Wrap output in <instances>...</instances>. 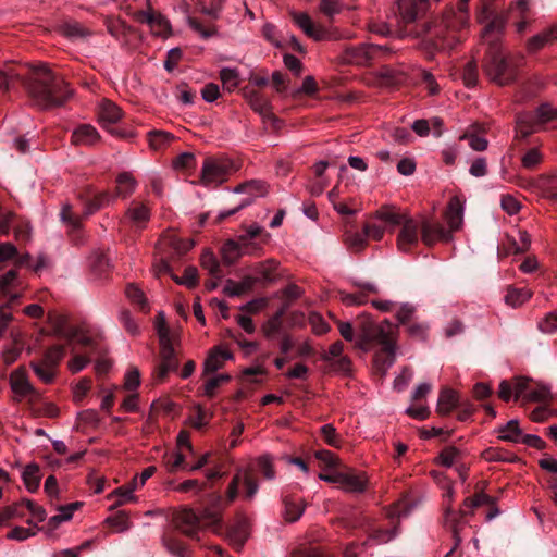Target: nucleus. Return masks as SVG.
<instances>
[{
  "mask_svg": "<svg viewBox=\"0 0 557 557\" xmlns=\"http://www.w3.org/2000/svg\"><path fill=\"white\" fill-rule=\"evenodd\" d=\"M478 21L483 26L482 39L490 46L484 64L485 73L496 84L506 85L515 78L516 67L510 60L502 54L497 46L505 21L495 15L494 10L487 3L482 7Z\"/></svg>",
  "mask_w": 557,
  "mask_h": 557,
  "instance_id": "1",
  "label": "nucleus"
},
{
  "mask_svg": "<svg viewBox=\"0 0 557 557\" xmlns=\"http://www.w3.org/2000/svg\"><path fill=\"white\" fill-rule=\"evenodd\" d=\"M24 84L29 94L46 108L61 106L72 95L64 79L57 77L46 64L33 66L32 77Z\"/></svg>",
  "mask_w": 557,
  "mask_h": 557,
  "instance_id": "2",
  "label": "nucleus"
},
{
  "mask_svg": "<svg viewBox=\"0 0 557 557\" xmlns=\"http://www.w3.org/2000/svg\"><path fill=\"white\" fill-rule=\"evenodd\" d=\"M176 527L186 535L194 537L203 529H210L214 533L221 530V515L215 508H205L201 515L191 509H183L175 516Z\"/></svg>",
  "mask_w": 557,
  "mask_h": 557,
  "instance_id": "3",
  "label": "nucleus"
},
{
  "mask_svg": "<svg viewBox=\"0 0 557 557\" xmlns=\"http://www.w3.org/2000/svg\"><path fill=\"white\" fill-rule=\"evenodd\" d=\"M137 187V182L128 172H123L116 177L115 194L101 191L94 196L92 200L87 205L85 215H90L100 208L109 206L115 198H126L132 195Z\"/></svg>",
  "mask_w": 557,
  "mask_h": 557,
  "instance_id": "4",
  "label": "nucleus"
},
{
  "mask_svg": "<svg viewBox=\"0 0 557 557\" xmlns=\"http://www.w3.org/2000/svg\"><path fill=\"white\" fill-rule=\"evenodd\" d=\"M234 171V163L227 158H207L201 166L200 183L206 187L215 188L226 182Z\"/></svg>",
  "mask_w": 557,
  "mask_h": 557,
  "instance_id": "5",
  "label": "nucleus"
},
{
  "mask_svg": "<svg viewBox=\"0 0 557 557\" xmlns=\"http://www.w3.org/2000/svg\"><path fill=\"white\" fill-rule=\"evenodd\" d=\"M523 397L527 401L547 403L552 399L550 386L543 382H535L530 377L515 379V399Z\"/></svg>",
  "mask_w": 557,
  "mask_h": 557,
  "instance_id": "6",
  "label": "nucleus"
},
{
  "mask_svg": "<svg viewBox=\"0 0 557 557\" xmlns=\"http://www.w3.org/2000/svg\"><path fill=\"white\" fill-rule=\"evenodd\" d=\"M396 535L393 530H383L379 527L371 525L368 529V537L360 545L351 544L345 549V557H359L361 554L372 555L371 548L385 544Z\"/></svg>",
  "mask_w": 557,
  "mask_h": 557,
  "instance_id": "7",
  "label": "nucleus"
},
{
  "mask_svg": "<svg viewBox=\"0 0 557 557\" xmlns=\"http://www.w3.org/2000/svg\"><path fill=\"white\" fill-rule=\"evenodd\" d=\"M23 282L18 272L14 269L0 275V298L4 299V305L11 307L23 294Z\"/></svg>",
  "mask_w": 557,
  "mask_h": 557,
  "instance_id": "8",
  "label": "nucleus"
},
{
  "mask_svg": "<svg viewBox=\"0 0 557 557\" xmlns=\"http://www.w3.org/2000/svg\"><path fill=\"white\" fill-rule=\"evenodd\" d=\"M134 18L141 24H146L154 36L166 38L171 34L169 21L160 12L154 11L150 7L146 10L135 12Z\"/></svg>",
  "mask_w": 557,
  "mask_h": 557,
  "instance_id": "9",
  "label": "nucleus"
},
{
  "mask_svg": "<svg viewBox=\"0 0 557 557\" xmlns=\"http://www.w3.org/2000/svg\"><path fill=\"white\" fill-rule=\"evenodd\" d=\"M373 333V343L381 345L382 350L389 357L388 366H392L397 349V331L395 326L388 320H385L376 324Z\"/></svg>",
  "mask_w": 557,
  "mask_h": 557,
  "instance_id": "10",
  "label": "nucleus"
},
{
  "mask_svg": "<svg viewBox=\"0 0 557 557\" xmlns=\"http://www.w3.org/2000/svg\"><path fill=\"white\" fill-rule=\"evenodd\" d=\"M387 51V48L379 45L361 44L355 47H348L344 53V60L347 63L356 65H367L380 54Z\"/></svg>",
  "mask_w": 557,
  "mask_h": 557,
  "instance_id": "11",
  "label": "nucleus"
},
{
  "mask_svg": "<svg viewBox=\"0 0 557 557\" xmlns=\"http://www.w3.org/2000/svg\"><path fill=\"white\" fill-rule=\"evenodd\" d=\"M234 193L247 194L250 196V198L244 200L242 203H239L232 210L221 211L219 213L220 219H225V218L231 216L232 214L236 213L244 207L248 206L252 201L253 198L265 196L268 193V185L263 181L251 180V181H247V182L238 185L237 187H235Z\"/></svg>",
  "mask_w": 557,
  "mask_h": 557,
  "instance_id": "12",
  "label": "nucleus"
},
{
  "mask_svg": "<svg viewBox=\"0 0 557 557\" xmlns=\"http://www.w3.org/2000/svg\"><path fill=\"white\" fill-rule=\"evenodd\" d=\"M9 382L16 400L37 396V391L30 383L27 371L24 367H18L12 371Z\"/></svg>",
  "mask_w": 557,
  "mask_h": 557,
  "instance_id": "13",
  "label": "nucleus"
},
{
  "mask_svg": "<svg viewBox=\"0 0 557 557\" xmlns=\"http://www.w3.org/2000/svg\"><path fill=\"white\" fill-rule=\"evenodd\" d=\"M292 18L294 23L310 38L315 41L331 39L332 36L327 33V30L315 24L312 18L305 12H290Z\"/></svg>",
  "mask_w": 557,
  "mask_h": 557,
  "instance_id": "14",
  "label": "nucleus"
},
{
  "mask_svg": "<svg viewBox=\"0 0 557 557\" xmlns=\"http://www.w3.org/2000/svg\"><path fill=\"white\" fill-rule=\"evenodd\" d=\"M277 268V262L274 259H268L262 262L253 263L246 268V275L255 284H268L275 281L274 272Z\"/></svg>",
  "mask_w": 557,
  "mask_h": 557,
  "instance_id": "15",
  "label": "nucleus"
},
{
  "mask_svg": "<svg viewBox=\"0 0 557 557\" xmlns=\"http://www.w3.org/2000/svg\"><path fill=\"white\" fill-rule=\"evenodd\" d=\"M444 498L446 502V510H445V524L450 529L453 536L455 539L456 545L461 542L460 532L465 527V522L462 521V512L454 511L450 508L453 498H454V490L449 485L444 494Z\"/></svg>",
  "mask_w": 557,
  "mask_h": 557,
  "instance_id": "16",
  "label": "nucleus"
},
{
  "mask_svg": "<svg viewBox=\"0 0 557 557\" xmlns=\"http://www.w3.org/2000/svg\"><path fill=\"white\" fill-rule=\"evenodd\" d=\"M245 97L253 111L259 113L264 122H270L274 128H278L281 122L271 111L270 101L256 90H247Z\"/></svg>",
  "mask_w": 557,
  "mask_h": 557,
  "instance_id": "17",
  "label": "nucleus"
},
{
  "mask_svg": "<svg viewBox=\"0 0 557 557\" xmlns=\"http://www.w3.org/2000/svg\"><path fill=\"white\" fill-rule=\"evenodd\" d=\"M400 225L401 228L397 237V246L399 250L408 251L412 246L418 244L422 225L417 220L409 216L404 219Z\"/></svg>",
  "mask_w": 557,
  "mask_h": 557,
  "instance_id": "18",
  "label": "nucleus"
},
{
  "mask_svg": "<svg viewBox=\"0 0 557 557\" xmlns=\"http://www.w3.org/2000/svg\"><path fill=\"white\" fill-rule=\"evenodd\" d=\"M138 490V478L134 476L131 482L113 490L107 495L108 500H112L110 509H115L127 504H135L138 502V497L135 495V491Z\"/></svg>",
  "mask_w": 557,
  "mask_h": 557,
  "instance_id": "19",
  "label": "nucleus"
},
{
  "mask_svg": "<svg viewBox=\"0 0 557 557\" xmlns=\"http://www.w3.org/2000/svg\"><path fill=\"white\" fill-rule=\"evenodd\" d=\"M465 203L466 200L460 196L451 197L447 203L444 212V219L448 226V231H450L451 234L462 227Z\"/></svg>",
  "mask_w": 557,
  "mask_h": 557,
  "instance_id": "20",
  "label": "nucleus"
},
{
  "mask_svg": "<svg viewBox=\"0 0 557 557\" xmlns=\"http://www.w3.org/2000/svg\"><path fill=\"white\" fill-rule=\"evenodd\" d=\"M376 324L369 314H361L355 322L357 332L356 346L362 350H368L369 345L373 343V332Z\"/></svg>",
  "mask_w": 557,
  "mask_h": 557,
  "instance_id": "21",
  "label": "nucleus"
},
{
  "mask_svg": "<svg viewBox=\"0 0 557 557\" xmlns=\"http://www.w3.org/2000/svg\"><path fill=\"white\" fill-rule=\"evenodd\" d=\"M231 359H233V354L230 350L223 346H215L209 351L203 362V374L216 372L223 368L225 361Z\"/></svg>",
  "mask_w": 557,
  "mask_h": 557,
  "instance_id": "22",
  "label": "nucleus"
},
{
  "mask_svg": "<svg viewBox=\"0 0 557 557\" xmlns=\"http://www.w3.org/2000/svg\"><path fill=\"white\" fill-rule=\"evenodd\" d=\"M421 238L425 245L431 246L438 240L449 242L453 235L448 228H444L441 224L424 222L421 226Z\"/></svg>",
  "mask_w": 557,
  "mask_h": 557,
  "instance_id": "23",
  "label": "nucleus"
},
{
  "mask_svg": "<svg viewBox=\"0 0 557 557\" xmlns=\"http://www.w3.org/2000/svg\"><path fill=\"white\" fill-rule=\"evenodd\" d=\"M122 119L121 109L108 99H103L98 108V122L103 128L109 129Z\"/></svg>",
  "mask_w": 557,
  "mask_h": 557,
  "instance_id": "24",
  "label": "nucleus"
},
{
  "mask_svg": "<svg viewBox=\"0 0 557 557\" xmlns=\"http://www.w3.org/2000/svg\"><path fill=\"white\" fill-rule=\"evenodd\" d=\"M429 0H397V8L399 17L403 23L408 24L413 22L418 15L425 10V3Z\"/></svg>",
  "mask_w": 557,
  "mask_h": 557,
  "instance_id": "25",
  "label": "nucleus"
},
{
  "mask_svg": "<svg viewBox=\"0 0 557 557\" xmlns=\"http://www.w3.org/2000/svg\"><path fill=\"white\" fill-rule=\"evenodd\" d=\"M368 485V479L363 473H356L352 470L343 471L339 487L348 493H362Z\"/></svg>",
  "mask_w": 557,
  "mask_h": 557,
  "instance_id": "26",
  "label": "nucleus"
},
{
  "mask_svg": "<svg viewBox=\"0 0 557 557\" xmlns=\"http://www.w3.org/2000/svg\"><path fill=\"white\" fill-rule=\"evenodd\" d=\"M98 131L90 124H82L74 128L72 133V144L91 146L99 141Z\"/></svg>",
  "mask_w": 557,
  "mask_h": 557,
  "instance_id": "27",
  "label": "nucleus"
},
{
  "mask_svg": "<svg viewBox=\"0 0 557 557\" xmlns=\"http://www.w3.org/2000/svg\"><path fill=\"white\" fill-rule=\"evenodd\" d=\"M249 535V523L246 518L237 519L227 531L230 543L239 548L244 545Z\"/></svg>",
  "mask_w": 557,
  "mask_h": 557,
  "instance_id": "28",
  "label": "nucleus"
},
{
  "mask_svg": "<svg viewBox=\"0 0 557 557\" xmlns=\"http://www.w3.org/2000/svg\"><path fill=\"white\" fill-rule=\"evenodd\" d=\"M530 0H517L510 7V17L521 18L520 21L516 22V28L518 33H522L529 23L527 17L530 12Z\"/></svg>",
  "mask_w": 557,
  "mask_h": 557,
  "instance_id": "29",
  "label": "nucleus"
},
{
  "mask_svg": "<svg viewBox=\"0 0 557 557\" xmlns=\"http://www.w3.org/2000/svg\"><path fill=\"white\" fill-rule=\"evenodd\" d=\"M458 404V395L455 391L445 387L441 391L437 405H436V411L446 416Z\"/></svg>",
  "mask_w": 557,
  "mask_h": 557,
  "instance_id": "30",
  "label": "nucleus"
},
{
  "mask_svg": "<svg viewBox=\"0 0 557 557\" xmlns=\"http://www.w3.org/2000/svg\"><path fill=\"white\" fill-rule=\"evenodd\" d=\"M284 519L288 522L297 521L305 511V503L300 498L285 497L284 500Z\"/></svg>",
  "mask_w": 557,
  "mask_h": 557,
  "instance_id": "31",
  "label": "nucleus"
},
{
  "mask_svg": "<svg viewBox=\"0 0 557 557\" xmlns=\"http://www.w3.org/2000/svg\"><path fill=\"white\" fill-rule=\"evenodd\" d=\"M498 438L505 442L520 443L522 438V430L519 426V421L512 419L505 425H502L497 430Z\"/></svg>",
  "mask_w": 557,
  "mask_h": 557,
  "instance_id": "32",
  "label": "nucleus"
},
{
  "mask_svg": "<svg viewBox=\"0 0 557 557\" xmlns=\"http://www.w3.org/2000/svg\"><path fill=\"white\" fill-rule=\"evenodd\" d=\"M161 363L159 366V376L164 377L170 371L177 369V360L174 347H160Z\"/></svg>",
  "mask_w": 557,
  "mask_h": 557,
  "instance_id": "33",
  "label": "nucleus"
},
{
  "mask_svg": "<svg viewBox=\"0 0 557 557\" xmlns=\"http://www.w3.org/2000/svg\"><path fill=\"white\" fill-rule=\"evenodd\" d=\"M126 215L133 225L143 227L150 219V209L144 203H133Z\"/></svg>",
  "mask_w": 557,
  "mask_h": 557,
  "instance_id": "34",
  "label": "nucleus"
},
{
  "mask_svg": "<svg viewBox=\"0 0 557 557\" xmlns=\"http://www.w3.org/2000/svg\"><path fill=\"white\" fill-rule=\"evenodd\" d=\"M22 479L28 492H36L41 479L39 467L36 463L27 465L22 472Z\"/></svg>",
  "mask_w": 557,
  "mask_h": 557,
  "instance_id": "35",
  "label": "nucleus"
},
{
  "mask_svg": "<svg viewBox=\"0 0 557 557\" xmlns=\"http://www.w3.org/2000/svg\"><path fill=\"white\" fill-rule=\"evenodd\" d=\"M221 255L224 263L228 265L235 263L240 257H243L244 255L239 238L237 240H227L221 249Z\"/></svg>",
  "mask_w": 557,
  "mask_h": 557,
  "instance_id": "36",
  "label": "nucleus"
},
{
  "mask_svg": "<svg viewBox=\"0 0 557 557\" xmlns=\"http://www.w3.org/2000/svg\"><path fill=\"white\" fill-rule=\"evenodd\" d=\"M531 296L532 292L528 288L509 287L505 295V302L512 308H517L527 302Z\"/></svg>",
  "mask_w": 557,
  "mask_h": 557,
  "instance_id": "37",
  "label": "nucleus"
},
{
  "mask_svg": "<svg viewBox=\"0 0 557 557\" xmlns=\"http://www.w3.org/2000/svg\"><path fill=\"white\" fill-rule=\"evenodd\" d=\"M252 288V281L245 274L239 282L227 280L223 292L231 297H236Z\"/></svg>",
  "mask_w": 557,
  "mask_h": 557,
  "instance_id": "38",
  "label": "nucleus"
},
{
  "mask_svg": "<svg viewBox=\"0 0 557 557\" xmlns=\"http://www.w3.org/2000/svg\"><path fill=\"white\" fill-rule=\"evenodd\" d=\"M220 78L223 89L228 92L234 91L240 83L238 71L232 67H223L220 72Z\"/></svg>",
  "mask_w": 557,
  "mask_h": 557,
  "instance_id": "39",
  "label": "nucleus"
},
{
  "mask_svg": "<svg viewBox=\"0 0 557 557\" xmlns=\"http://www.w3.org/2000/svg\"><path fill=\"white\" fill-rule=\"evenodd\" d=\"M556 37L557 29L555 27H552L545 30L544 33L537 34L530 38L528 41V50L531 52L536 51Z\"/></svg>",
  "mask_w": 557,
  "mask_h": 557,
  "instance_id": "40",
  "label": "nucleus"
},
{
  "mask_svg": "<svg viewBox=\"0 0 557 557\" xmlns=\"http://www.w3.org/2000/svg\"><path fill=\"white\" fill-rule=\"evenodd\" d=\"M200 262H201V267L205 270H207L211 276H213L218 280L222 278L220 263L212 251H210V250L205 251L201 255Z\"/></svg>",
  "mask_w": 557,
  "mask_h": 557,
  "instance_id": "41",
  "label": "nucleus"
},
{
  "mask_svg": "<svg viewBox=\"0 0 557 557\" xmlns=\"http://www.w3.org/2000/svg\"><path fill=\"white\" fill-rule=\"evenodd\" d=\"M30 368L33 369L36 376L44 383L50 384L54 381L57 375V370L52 367H47L44 364L41 360L32 361Z\"/></svg>",
  "mask_w": 557,
  "mask_h": 557,
  "instance_id": "42",
  "label": "nucleus"
},
{
  "mask_svg": "<svg viewBox=\"0 0 557 557\" xmlns=\"http://www.w3.org/2000/svg\"><path fill=\"white\" fill-rule=\"evenodd\" d=\"M64 348L63 346L55 345L47 349L41 358V361L45 366L52 367L57 370L59 363L64 357Z\"/></svg>",
  "mask_w": 557,
  "mask_h": 557,
  "instance_id": "43",
  "label": "nucleus"
},
{
  "mask_svg": "<svg viewBox=\"0 0 557 557\" xmlns=\"http://www.w3.org/2000/svg\"><path fill=\"white\" fill-rule=\"evenodd\" d=\"M149 145L152 149L157 150L162 148L164 145L170 144L174 136L165 131H151L148 134Z\"/></svg>",
  "mask_w": 557,
  "mask_h": 557,
  "instance_id": "44",
  "label": "nucleus"
},
{
  "mask_svg": "<svg viewBox=\"0 0 557 557\" xmlns=\"http://www.w3.org/2000/svg\"><path fill=\"white\" fill-rule=\"evenodd\" d=\"M62 33L70 39L86 38L90 36V32L82 24L76 22L66 23L62 27Z\"/></svg>",
  "mask_w": 557,
  "mask_h": 557,
  "instance_id": "45",
  "label": "nucleus"
},
{
  "mask_svg": "<svg viewBox=\"0 0 557 557\" xmlns=\"http://www.w3.org/2000/svg\"><path fill=\"white\" fill-rule=\"evenodd\" d=\"M344 349V345L342 342H335L329 348V350L324 354L323 359L325 361H332L335 358L339 357V364L343 370H347L349 366V360L346 357H341Z\"/></svg>",
  "mask_w": 557,
  "mask_h": 557,
  "instance_id": "46",
  "label": "nucleus"
},
{
  "mask_svg": "<svg viewBox=\"0 0 557 557\" xmlns=\"http://www.w3.org/2000/svg\"><path fill=\"white\" fill-rule=\"evenodd\" d=\"M367 239L364 230L362 232H347L345 236L347 246L355 251L361 250L366 246Z\"/></svg>",
  "mask_w": 557,
  "mask_h": 557,
  "instance_id": "47",
  "label": "nucleus"
},
{
  "mask_svg": "<svg viewBox=\"0 0 557 557\" xmlns=\"http://www.w3.org/2000/svg\"><path fill=\"white\" fill-rule=\"evenodd\" d=\"M125 295L129 301L137 305L140 309L145 310L147 308V299L143 290L135 284H128L126 286Z\"/></svg>",
  "mask_w": 557,
  "mask_h": 557,
  "instance_id": "48",
  "label": "nucleus"
},
{
  "mask_svg": "<svg viewBox=\"0 0 557 557\" xmlns=\"http://www.w3.org/2000/svg\"><path fill=\"white\" fill-rule=\"evenodd\" d=\"M78 508V503H72L66 506H62L58 509V513L50 518L49 523L52 525H58L62 522L69 521L74 511Z\"/></svg>",
  "mask_w": 557,
  "mask_h": 557,
  "instance_id": "49",
  "label": "nucleus"
},
{
  "mask_svg": "<svg viewBox=\"0 0 557 557\" xmlns=\"http://www.w3.org/2000/svg\"><path fill=\"white\" fill-rule=\"evenodd\" d=\"M165 242L178 255L189 251L195 245L193 239H182L176 236H169Z\"/></svg>",
  "mask_w": 557,
  "mask_h": 557,
  "instance_id": "50",
  "label": "nucleus"
},
{
  "mask_svg": "<svg viewBox=\"0 0 557 557\" xmlns=\"http://www.w3.org/2000/svg\"><path fill=\"white\" fill-rule=\"evenodd\" d=\"M186 456L182 451H174L169 456L166 461L168 471L171 473L177 472L178 470L187 471L188 466L185 463Z\"/></svg>",
  "mask_w": 557,
  "mask_h": 557,
  "instance_id": "51",
  "label": "nucleus"
},
{
  "mask_svg": "<svg viewBox=\"0 0 557 557\" xmlns=\"http://www.w3.org/2000/svg\"><path fill=\"white\" fill-rule=\"evenodd\" d=\"M107 522L120 532H123L131 527L129 517L125 511H119L115 515L109 517Z\"/></svg>",
  "mask_w": 557,
  "mask_h": 557,
  "instance_id": "52",
  "label": "nucleus"
},
{
  "mask_svg": "<svg viewBox=\"0 0 557 557\" xmlns=\"http://www.w3.org/2000/svg\"><path fill=\"white\" fill-rule=\"evenodd\" d=\"M321 435L324 440V442L333 447H339L341 446V437L338 436L336 429L333 424H324L321 428Z\"/></svg>",
  "mask_w": 557,
  "mask_h": 557,
  "instance_id": "53",
  "label": "nucleus"
},
{
  "mask_svg": "<svg viewBox=\"0 0 557 557\" xmlns=\"http://www.w3.org/2000/svg\"><path fill=\"white\" fill-rule=\"evenodd\" d=\"M462 79L467 87H473L478 82V65L475 62L470 61L465 65L462 72Z\"/></svg>",
  "mask_w": 557,
  "mask_h": 557,
  "instance_id": "54",
  "label": "nucleus"
},
{
  "mask_svg": "<svg viewBox=\"0 0 557 557\" xmlns=\"http://www.w3.org/2000/svg\"><path fill=\"white\" fill-rule=\"evenodd\" d=\"M376 218L392 225H400L407 215L399 214L392 209H382L376 212Z\"/></svg>",
  "mask_w": 557,
  "mask_h": 557,
  "instance_id": "55",
  "label": "nucleus"
},
{
  "mask_svg": "<svg viewBox=\"0 0 557 557\" xmlns=\"http://www.w3.org/2000/svg\"><path fill=\"white\" fill-rule=\"evenodd\" d=\"M416 312V307L411 304L405 302L399 306L396 311V319L399 324H409Z\"/></svg>",
  "mask_w": 557,
  "mask_h": 557,
  "instance_id": "56",
  "label": "nucleus"
},
{
  "mask_svg": "<svg viewBox=\"0 0 557 557\" xmlns=\"http://www.w3.org/2000/svg\"><path fill=\"white\" fill-rule=\"evenodd\" d=\"M406 330L411 337L424 341L428 337L429 325L424 322H412L407 324Z\"/></svg>",
  "mask_w": 557,
  "mask_h": 557,
  "instance_id": "57",
  "label": "nucleus"
},
{
  "mask_svg": "<svg viewBox=\"0 0 557 557\" xmlns=\"http://www.w3.org/2000/svg\"><path fill=\"white\" fill-rule=\"evenodd\" d=\"M140 385V374L137 368L129 369L124 376L123 389L133 392Z\"/></svg>",
  "mask_w": 557,
  "mask_h": 557,
  "instance_id": "58",
  "label": "nucleus"
},
{
  "mask_svg": "<svg viewBox=\"0 0 557 557\" xmlns=\"http://www.w3.org/2000/svg\"><path fill=\"white\" fill-rule=\"evenodd\" d=\"M119 319H120V322L122 323V325L124 326V329L127 331V333H129L131 335L139 334V332H140L139 325L134 320V318L132 317V314L128 311H126V310L121 311Z\"/></svg>",
  "mask_w": 557,
  "mask_h": 557,
  "instance_id": "59",
  "label": "nucleus"
},
{
  "mask_svg": "<svg viewBox=\"0 0 557 557\" xmlns=\"http://www.w3.org/2000/svg\"><path fill=\"white\" fill-rule=\"evenodd\" d=\"M231 376L227 374H219L208 380L203 386V394L208 397H212L215 393L216 387L222 383L230 381Z\"/></svg>",
  "mask_w": 557,
  "mask_h": 557,
  "instance_id": "60",
  "label": "nucleus"
},
{
  "mask_svg": "<svg viewBox=\"0 0 557 557\" xmlns=\"http://www.w3.org/2000/svg\"><path fill=\"white\" fill-rule=\"evenodd\" d=\"M239 473L242 474V483H244L246 487L245 497L247 499H252L259 490V485L257 481L251 478L247 470L239 471Z\"/></svg>",
  "mask_w": 557,
  "mask_h": 557,
  "instance_id": "61",
  "label": "nucleus"
},
{
  "mask_svg": "<svg viewBox=\"0 0 557 557\" xmlns=\"http://www.w3.org/2000/svg\"><path fill=\"white\" fill-rule=\"evenodd\" d=\"M175 281L189 288L195 287L198 282V271L195 267H188L181 277H175Z\"/></svg>",
  "mask_w": 557,
  "mask_h": 557,
  "instance_id": "62",
  "label": "nucleus"
},
{
  "mask_svg": "<svg viewBox=\"0 0 557 557\" xmlns=\"http://www.w3.org/2000/svg\"><path fill=\"white\" fill-rule=\"evenodd\" d=\"M539 329L543 333L552 334L557 332V313L550 312L546 314L540 322Z\"/></svg>",
  "mask_w": 557,
  "mask_h": 557,
  "instance_id": "63",
  "label": "nucleus"
},
{
  "mask_svg": "<svg viewBox=\"0 0 557 557\" xmlns=\"http://www.w3.org/2000/svg\"><path fill=\"white\" fill-rule=\"evenodd\" d=\"M536 117L539 122L546 123L557 119V109L550 104H542L536 110Z\"/></svg>",
  "mask_w": 557,
  "mask_h": 557,
  "instance_id": "64",
  "label": "nucleus"
}]
</instances>
